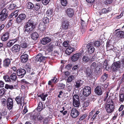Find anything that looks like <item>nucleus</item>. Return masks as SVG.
<instances>
[{
    "label": "nucleus",
    "mask_w": 124,
    "mask_h": 124,
    "mask_svg": "<svg viewBox=\"0 0 124 124\" xmlns=\"http://www.w3.org/2000/svg\"><path fill=\"white\" fill-rule=\"evenodd\" d=\"M25 31L30 33L35 28L33 21L31 19L26 23L25 25Z\"/></svg>",
    "instance_id": "obj_1"
},
{
    "label": "nucleus",
    "mask_w": 124,
    "mask_h": 124,
    "mask_svg": "<svg viewBox=\"0 0 124 124\" xmlns=\"http://www.w3.org/2000/svg\"><path fill=\"white\" fill-rule=\"evenodd\" d=\"M73 105L76 107H78L80 106L79 97L77 94L74 95L73 97Z\"/></svg>",
    "instance_id": "obj_2"
},
{
    "label": "nucleus",
    "mask_w": 124,
    "mask_h": 124,
    "mask_svg": "<svg viewBox=\"0 0 124 124\" xmlns=\"http://www.w3.org/2000/svg\"><path fill=\"white\" fill-rule=\"evenodd\" d=\"M120 67V62L118 61L115 62L111 66V70L113 71H116L118 70Z\"/></svg>",
    "instance_id": "obj_3"
},
{
    "label": "nucleus",
    "mask_w": 124,
    "mask_h": 124,
    "mask_svg": "<svg viewBox=\"0 0 124 124\" xmlns=\"http://www.w3.org/2000/svg\"><path fill=\"white\" fill-rule=\"evenodd\" d=\"M83 69L85 72L86 75L87 77H92L93 74L92 73V70L89 67H85L83 68Z\"/></svg>",
    "instance_id": "obj_4"
},
{
    "label": "nucleus",
    "mask_w": 124,
    "mask_h": 124,
    "mask_svg": "<svg viewBox=\"0 0 124 124\" xmlns=\"http://www.w3.org/2000/svg\"><path fill=\"white\" fill-rule=\"evenodd\" d=\"M91 93V89L89 86L85 87L83 91V94L85 96H88Z\"/></svg>",
    "instance_id": "obj_5"
},
{
    "label": "nucleus",
    "mask_w": 124,
    "mask_h": 124,
    "mask_svg": "<svg viewBox=\"0 0 124 124\" xmlns=\"http://www.w3.org/2000/svg\"><path fill=\"white\" fill-rule=\"evenodd\" d=\"M46 58V57L43 56L42 54H39L35 57V60L36 62H41L43 61Z\"/></svg>",
    "instance_id": "obj_6"
},
{
    "label": "nucleus",
    "mask_w": 124,
    "mask_h": 124,
    "mask_svg": "<svg viewBox=\"0 0 124 124\" xmlns=\"http://www.w3.org/2000/svg\"><path fill=\"white\" fill-rule=\"evenodd\" d=\"M111 103V104H107L106 107V111L108 112L109 113L113 112L114 109V106L113 104V103Z\"/></svg>",
    "instance_id": "obj_7"
},
{
    "label": "nucleus",
    "mask_w": 124,
    "mask_h": 124,
    "mask_svg": "<svg viewBox=\"0 0 124 124\" xmlns=\"http://www.w3.org/2000/svg\"><path fill=\"white\" fill-rule=\"evenodd\" d=\"M87 47L88 51L90 54L93 53L95 49L93 46V44L92 43H88L87 45Z\"/></svg>",
    "instance_id": "obj_8"
},
{
    "label": "nucleus",
    "mask_w": 124,
    "mask_h": 124,
    "mask_svg": "<svg viewBox=\"0 0 124 124\" xmlns=\"http://www.w3.org/2000/svg\"><path fill=\"white\" fill-rule=\"evenodd\" d=\"M84 83L83 80L78 79L76 80L74 84V85L76 88H79Z\"/></svg>",
    "instance_id": "obj_9"
},
{
    "label": "nucleus",
    "mask_w": 124,
    "mask_h": 124,
    "mask_svg": "<svg viewBox=\"0 0 124 124\" xmlns=\"http://www.w3.org/2000/svg\"><path fill=\"white\" fill-rule=\"evenodd\" d=\"M38 29L40 32L43 33L46 31V26L43 23H40L38 25Z\"/></svg>",
    "instance_id": "obj_10"
},
{
    "label": "nucleus",
    "mask_w": 124,
    "mask_h": 124,
    "mask_svg": "<svg viewBox=\"0 0 124 124\" xmlns=\"http://www.w3.org/2000/svg\"><path fill=\"white\" fill-rule=\"evenodd\" d=\"M79 115V113L78 110L75 108H73L71 110V115L73 118H76Z\"/></svg>",
    "instance_id": "obj_11"
},
{
    "label": "nucleus",
    "mask_w": 124,
    "mask_h": 124,
    "mask_svg": "<svg viewBox=\"0 0 124 124\" xmlns=\"http://www.w3.org/2000/svg\"><path fill=\"white\" fill-rule=\"evenodd\" d=\"M51 40V39L50 37H46L42 38L41 40V42L42 44L45 45L50 42Z\"/></svg>",
    "instance_id": "obj_12"
},
{
    "label": "nucleus",
    "mask_w": 124,
    "mask_h": 124,
    "mask_svg": "<svg viewBox=\"0 0 124 124\" xmlns=\"http://www.w3.org/2000/svg\"><path fill=\"white\" fill-rule=\"evenodd\" d=\"M26 73V71L24 69H19L17 71V74L18 76H23L21 77H23Z\"/></svg>",
    "instance_id": "obj_13"
},
{
    "label": "nucleus",
    "mask_w": 124,
    "mask_h": 124,
    "mask_svg": "<svg viewBox=\"0 0 124 124\" xmlns=\"http://www.w3.org/2000/svg\"><path fill=\"white\" fill-rule=\"evenodd\" d=\"M103 88L100 86H97L95 89V93L98 95H100L102 93Z\"/></svg>",
    "instance_id": "obj_14"
},
{
    "label": "nucleus",
    "mask_w": 124,
    "mask_h": 124,
    "mask_svg": "<svg viewBox=\"0 0 124 124\" xmlns=\"http://www.w3.org/2000/svg\"><path fill=\"white\" fill-rule=\"evenodd\" d=\"M94 57H93L91 59L89 57H88L87 55H85L83 57L82 60L84 62H88L90 61L91 62H92L94 60Z\"/></svg>",
    "instance_id": "obj_15"
},
{
    "label": "nucleus",
    "mask_w": 124,
    "mask_h": 124,
    "mask_svg": "<svg viewBox=\"0 0 124 124\" xmlns=\"http://www.w3.org/2000/svg\"><path fill=\"white\" fill-rule=\"evenodd\" d=\"M13 100L10 98H9L8 99L7 106L8 108L9 109H11L13 107Z\"/></svg>",
    "instance_id": "obj_16"
},
{
    "label": "nucleus",
    "mask_w": 124,
    "mask_h": 124,
    "mask_svg": "<svg viewBox=\"0 0 124 124\" xmlns=\"http://www.w3.org/2000/svg\"><path fill=\"white\" fill-rule=\"evenodd\" d=\"M26 18V15L23 13L19 15L18 17L16 19V21L18 23L21 22L22 20L25 19Z\"/></svg>",
    "instance_id": "obj_17"
},
{
    "label": "nucleus",
    "mask_w": 124,
    "mask_h": 124,
    "mask_svg": "<svg viewBox=\"0 0 124 124\" xmlns=\"http://www.w3.org/2000/svg\"><path fill=\"white\" fill-rule=\"evenodd\" d=\"M23 99V98L18 96L16 97L15 100L17 104H20L22 106L24 103Z\"/></svg>",
    "instance_id": "obj_18"
},
{
    "label": "nucleus",
    "mask_w": 124,
    "mask_h": 124,
    "mask_svg": "<svg viewBox=\"0 0 124 124\" xmlns=\"http://www.w3.org/2000/svg\"><path fill=\"white\" fill-rule=\"evenodd\" d=\"M81 55V54L79 53H77L74 54L71 57L72 60L73 62H76L79 59Z\"/></svg>",
    "instance_id": "obj_19"
},
{
    "label": "nucleus",
    "mask_w": 124,
    "mask_h": 124,
    "mask_svg": "<svg viewBox=\"0 0 124 124\" xmlns=\"http://www.w3.org/2000/svg\"><path fill=\"white\" fill-rule=\"evenodd\" d=\"M66 12L68 16L69 17H72L74 14L73 10L70 8H67L66 10Z\"/></svg>",
    "instance_id": "obj_20"
},
{
    "label": "nucleus",
    "mask_w": 124,
    "mask_h": 124,
    "mask_svg": "<svg viewBox=\"0 0 124 124\" xmlns=\"http://www.w3.org/2000/svg\"><path fill=\"white\" fill-rule=\"evenodd\" d=\"M117 38L119 39L122 38H124V32L122 31H119L116 33Z\"/></svg>",
    "instance_id": "obj_21"
},
{
    "label": "nucleus",
    "mask_w": 124,
    "mask_h": 124,
    "mask_svg": "<svg viewBox=\"0 0 124 124\" xmlns=\"http://www.w3.org/2000/svg\"><path fill=\"white\" fill-rule=\"evenodd\" d=\"M20 48V46L18 45H16L14 46L11 48L12 51L14 52H18Z\"/></svg>",
    "instance_id": "obj_22"
},
{
    "label": "nucleus",
    "mask_w": 124,
    "mask_h": 124,
    "mask_svg": "<svg viewBox=\"0 0 124 124\" xmlns=\"http://www.w3.org/2000/svg\"><path fill=\"white\" fill-rule=\"evenodd\" d=\"M28 55L26 54L22 55L21 56V62L24 63L26 62L28 60Z\"/></svg>",
    "instance_id": "obj_23"
},
{
    "label": "nucleus",
    "mask_w": 124,
    "mask_h": 124,
    "mask_svg": "<svg viewBox=\"0 0 124 124\" xmlns=\"http://www.w3.org/2000/svg\"><path fill=\"white\" fill-rule=\"evenodd\" d=\"M10 60L8 58L5 59L3 61V66L5 67H8L10 63Z\"/></svg>",
    "instance_id": "obj_24"
},
{
    "label": "nucleus",
    "mask_w": 124,
    "mask_h": 124,
    "mask_svg": "<svg viewBox=\"0 0 124 124\" xmlns=\"http://www.w3.org/2000/svg\"><path fill=\"white\" fill-rule=\"evenodd\" d=\"M74 50V49L73 47L71 46L68 47L65 50L66 53L68 54H69L72 53Z\"/></svg>",
    "instance_id": "obj_25"
},
{
    "label": "nucleus",
    "mask_w": 124,
    "mask_h": 124,
    "mask_svg": "<svg viewBox=\"0 0 124 124\" xmlns=\"http://www.w3.org/2000/svg\"><path fill=\"white\" fill-rule=\"evenodd\" d=\"M66 90L69 92H70L72 89V85L70 83L66 82Z\"/></svg>",
    "instance_id": "obj_26"
},
{
    "label": "nucleus",
    "mask_w": 124,
    "mask_h": 124,
    "mask_svg": "<svg viewBox=\"0 0 124 124\" xmlns=\"http://www.w3.org/2000/svg\"><path fill=\"white\" fill-rule=\"evenodd\" d=\"M69 22L67 21H63L62 25V28L64 29L68 28L69 25Z\"/></svg>",
    "instance_id": "obj_27"
},
{
    "label": "nucleus",
    "mask_w": 124,
    "mask_h": 124,
    "mask_svg": "<svg viewBox=\"0 0 124 124\" xmlns=\"http://www.w3.org/2000/svg\"><path fill=\"white\" fill-rule=\"evenodd\" d=\"M9 38V34L6 33L3 35L1 38V40L3 41H7Z\"/></svg>",
    "instance_id": "obj_28"
},
{
    "label": "nucleus",
    "mask_w": 124,
    "mask_h": 124,
    "mask_svg": "<svg viewBox=\"0 0 124 124\" xmlns=\"http://www.w3.org/2000/svg\"><path fill=\"white\" fill-rule=\"evenodd\" d=\"M17 76L15 73H13L10 76V78L11 82H13L15 81L17 78Z\"/></svg>",
    "instance_id": "obj_29"
},
{
    "label": "nucleus",
    "mask_w": 124,
    "mask_h": 124,
    "mask_svg": "<svg viewBox=\"0 0 124 124\" xmlns=\"http://www.w3.org/2000/svg\"><path fill=\"white\" fill-rule=\"evenodd\" d=\"M46 14L48 16H50L51 17L53 16L54 15L53 9H48L46 12Z\"/></svg>",
    "instance_id": "obj_30"
},
{
    "label": "nucleus",
    "mask_w": 124,
    "mask_h": 124,
    "mask_svg": "<svg viewBox=\"0 0 124 124\" xmlns=\"http://www.w3.org/2000/svg\"><path fill=\"white\" fill-rule=\"evenodd\" d=\"M39 36V35L36 32L33 33L32 35L31 38L32 39L34 40H37Z\"/></svg>",
    "instance_id": "obj_31"
},
{
    "label": "nucleus",
    "mask_w": 124,
    "mask_h": 124,
    "mask_svg": "<svg viewBox=\"0 0 124 124\" xmlns=\"http://www.w3.org/2000/svg\"><path fill=\"white\" fill-rule=\"evenodd\" d=\"M43 118V117L40 114H39L37 115L36 117L35 116H34L33 119L34 120H38L40 121Z\"/></svg>",
    "instance_id": "obj_32"
},
{
    "label": "nucleus",
    "mask_w": 124,
    "mask_h": 124,
    "mask_svg": "<svg viewBox=\"0 0 124 124\" xmlns=\"http://www.w3.org/2000/svg\"><path fill=\"white\" fill-rule=\"evenodd\" d=\"M26 7L27 8L29 9H32L34 7L33 4L30 2H28L26 4Z\"/></svg>",
    "instance_id": "obj_33"
},
{
    "label": "nucleus",
    "mask_w": 124,
    "mask_h": 124,
    "mask_svg": "<svg viewBox=\"0 0 124 124\" xmlns=\"http://www.w3.org/2000/svg\"><path fill=\"white\" fill-rule=\"evenodd\" d=\"M16 40L14 39L9 41L7 44V46L8 47H10L12 46L16 42Z\"/></svg>",
    "instance_id": "obj_34"
},
{
    "label": "nucleus",
    "mask_w": 124,
    "mask_h": 124,
    "mask_svg": "<svg viewBox=\"0 0 124 124\" xmlns=\"http://www.w3.org/2000/svg\"><path fill=\"white\" fill-rule=\"evenodd\" d=\"M18 12V10H17L15 11L14 12H13L11 13L10 15L9 16L8 18H11L14 16H15V17H16L17 16L18 14L17 13Z\"/></svg>",
    "instance_id": "obj_35"
},
{
    "label": "nucleus",
    "mask_w": 124,
    "mask_h": 124,
    "mask_svg": "<svg viewBox=\"0 0 124 124\" xmlns=\"http://www.w3.org/2000/svg\"><path fill=\"white\" fill-rule=\"evenodd\" d=\"M43 108H44L42 102H39L37 108V110L39 111H40Z\"/></svg>",
    "instance_id": "obj_36"
},
{
    "label": "nucleus",
    "mask_w": 124,
    "mask_h": 124,
    "mask_svg": "<svg viewBox=\"0 0 124 124\" xmlns=\"http://www.w3.org/2000/svg\"><path fill=\"white\" fill-rule=\"evenodd\" d=\"M25 68L26 69L27 72L30 73L31 72V65L29 63L26 64L25 66Z\"/></svg>",
    "instance_id": "obj_37"
},
{
    "label": "nucleus",
    "mask_w": 124,
    "mask_h": 124,
    "mask_svg": "<svg viewBox=\"0 0 124 124\" xmlns=\"http://www.w3.org/2000/svg\"><path fill=\"white\" fill-rule=\"evenodd\" d=\"M74 77L73 76L71 75L69 76L67 79V82L70 83L72 82L74 79Z\"/></svg>",
    "instance_id": "obj_38"
},
{
    "label": "nucleus",
    "mask_w": 124,
    "mask_h": 124,
    "mask_svg": "<svg viewBox=\"0 0 124 124\" xmlns=\"http://www.w3.org/2000/svg\"><path fill=\"white\" fill-rule=\"evenodd\" d=\"M47 96V94H45L44 93H43L41 95H39L38 96L40 97L42 100L44 101L45 100Z\"/></svg>",
    "instance_id": "obj_39"
},
{
    "label": "nucleus",
    "mask_w": 124,
    "mask_h": 124,
    "mask_svg": "<svg viewBox=\"0 0 124 124\" xmlns=\"http://www.w3.org/2000/svg\"><path fill=\"white\" fill-rule=\"evenodd\" d=\"M42 21L44 24H47L49 23V20L47 17H45L43 18Z\"/></svg>",
    "instance_id": "obj_40"
},
{
    "label": "nucleus",
    "mask_w": 124,
    "mask_h": 124,
    "mask_svg": "<svg viewBox=\"0 0 124 124\" xmlns=\"http://www.w3.org/2000/svg\"><path fill=\"white\" fill-rule=\"evenodd\" d=\"M3 78L6 82H11V81L10 78H9V77L8 75L4 76L3 77Z\"/></svg>",
    "instance_id": "obj_41"
},
{
    "label": "nucleus",
    "mask_w": 124,
    "mask_h": 124,
    "mask_svg": "<svg viewBox=\"0 0 124 124\" xmlns=\"http://www.w3.org/2000/svg\"><path fill=\"white\" fill-rule=\"evenodd\" d=\"M5 88L7 89H10L12 90L14 89V88L13 86L12 85H10L8 84H6L5 86Z\"/></svg>",
    "instance_id": "obj_42"
},
{
    "label": "nucleus",
    "mask_w": 124,
    "mask_h": 124,
    "mask_svg": "<svg viewBox=\"0 0 124 124\" xmlns=\"http://www.w3.org/2000/svg\"><path fill=\"white\" fill-rule=\"evenodd\" d=\"M0 14L4 16H6L7 17L8 16V15L7 13V10L6 9H3L1 11Z\"/></svg>",
    "instance_id": "obj_43"
},
{
    "label": "nucleus",
    "mask_w": 124,
    "mask_h": 124,
    "mask_svg": "<svg viewBox=\"0 0 124 124\" xmlns=\"http://www.w3.org/2000/svg\"><path fill=\"white\" fill-rule=\"evenodd\" d=\"M69 41H64L63 43V45L65 47H68L70 45L69 44Z\"/></svg>",
    "instance_id": "obj_44"
},
{
    "label": "nucleus",
    "mask_w": 124,
    "mask_h": 124,
    "mask_svg": "<svg viewBox=\"0 0 124 124\" xmlns=\"http://www.w3.org/2000/svg\"><path fill=\"white\" fill-rule=\"evenodd\" d=\"M61 5L63 6H66L67 4V0H60Z\"/></svg>",
    "instance_id": "obj_45"
},
{
    "label": "nucleus",
    "mask_w": 124,
    "mask_h": 124,
    "mask_svg": "<svg viewBox=\"0 0 124 124\" xmlns=\"http://www.w3.org/2000/svg\"><path fill=\"white\" fill-rule=\"evenodd\" d=\"M7 17L0 14V21H3L5 20Z\"/></svg>",
    "instance_id": "obj_46"
},
{
    "label": "nucleus",
    "mask_w": 124,
    "mask_h": 124,
    "mask_svg": "<svg viewBox=\"0 0 124 124\" xmlns=\"http://www.w3.org/2000/svg\"><path fill=\"white\" fill-rule=\"evenodd\" d=\"M108 75L106 74L105 73L102 76L101 78V80L102 81H104L107 78Z\"/></svg>",
    "instance_id": "obj_47"
},
{
    "label": "nucleus",
    "mask_w": 124,
    "mask_h": 124,
    "mask_svg": "<svg viewBox=\"0 0 124 124\" xmlns=\"http://www.w3.org/2000/svg\"><path fill=\"white\" fill-rule=\"evenodd\" d=\"M16 5L14 4H12L9 5L8 8L10 10H12L14 9Z\"/></svg>",
    "instance_id": "obj_48"
},
{
    "label": "nucleus",
    "mask_w": 124,
    "mask_h": 124,
    "mask_svg": "<svg viewBox=\"0 0 124 124\" xmlns=\"http://www.w3.org/2000/svg\"><path fill=\"white\" fill-rule=\"evenodd\" d=\"M120 102H123L124 100V95L123 94H121L120 95Z\"/></svg>",
    "instance_id": "obj_49"
},
{
    "label": "nucleus",
    "mask_w": 124,
    "mask_h": 124,
    "mask_svg": "<svg viewBox=\"0 0 124 124\" xmlns=\"http://www.w3.org/2000/svg\"><path fill=\"white\" fill-rule=\"evenodd\" d=\"M34 9L37 11L40 8V5L39 4V3H36L34 6Z\"/></svg>",
    "instance_id": "obj_50"
},
{
    "label": "nucleus",
    "mask_w": 124,
    "mask_h": 124,
    "mask_svg": "<svg viewBox=\"0 0 124 124\" xmlns=\"http://www.w3.org/2000/svg\"><path fill=\"white\" fill-rule=\"evenodd\" d=\"M69 35L70 36L72 37L75 34V31L73 30H71L69 33Z\"/></svg>",
    "instance_id": "obj_51"
},
{
    "label": "nucleus",
    "mask_w": 124,
    "mask_h": 124,
    "mask_svg": "<svg viewBox=\"0 0 124 124\" xmlns=\"http://www.w3.org/2000/svg\"><path fill=\"white\" fill-rule=\"evenodd\" d=\"M21 45L22 47L24 48H26L27 46V43L25 42H22L21 44Z\"/></svg>",
    "instance_id": "obj_52"
},
{
    "label": "nucleus",
    "mask_w": 124,
    "mask_h": 124,
    "mask_svg": "<svg viewBox=\"0 0 124 124\" xmlns=\"http://www.w3.org/2000/svg\"><path fill=\"white\" fill-rule=\"evenodd\" d=\"M5 92V90L4 88H1L0 89V96L3 95Z\"/></svg>",
    "instance_id": "obj_53"
},
{
    "label": "nucleus",
    "mask_w": 124,
    "mask_h": 124,
    "mask_svg": "<svg viewBox=\"0 0 124 124\" xmlns=\"http://www.w3.org/2000/svg\"><path fill=\"white\" fill-rule=\"evenodd\" d=\"M96 64L95 62H93L91 66V68L90 69L93 70L95 68L96 66Z\"/></svg>",
    "instance_id": "obj_54"
},
{
    "label": "nucleus",
    "mask_w": 124,
    "mask_h": 124,
    "mask_svg": "<svg viewBox=\"0 0 124 124\" xmlns=\"http://www.w3.org/2000/svg\"><path fill=\"white\" fill-rule=\"evenodd\" d=\"M50 0H41L42 3L44 5H46L48 4Z\"/></svg>",
    "instance_id": "obj_55"
},
{
    "label": "nucleus",
    "mask_w": 124,
    "mask_h": 124,
    "mask_svg": "<svg viewBox=\"0 0 124 124\" xmlns=\"http://www.w3.org/2000/svg\"><path fill=\"white\" fill-rule=\"evenodd\" d=\"M89 104V103L88 102H85L83 105V107L84 108L88 106Z\"/></svg>",
    "instance_id": "obj_56"
},
{
    "label": "nucleus",
    "mask_w": 124,
    "mask_h": 124,
    "mask_svg": "<svg viewBox=\"0 0 124 124\" xmlns=\"http://www.w3.org/2000/svg\"><path fill=\"white\" fill-rule=\"evenodd\" d=\"M104 3L106 4H110L112 2V0H104Z\"/></svg>",
    "instance_id": "obj_57"
},
{
    "label": "nucleus",
    "mask_w": 124,
    "mask_h": 124,
    "mask_svg": "<svg viewBox=\"0 0 124 124\" xmlns=\"http://www.w3.org/2000/svg\"><path fill=\"white\" fill-rule=\"evenodd\" d=\"M108 63L107 62V61H105L103 64V68L104 69H106V68L107 67Z\"/></svg>",
    "instance_id": "obj_58"
},
{
    "label": "nucleus",
    "mask_w": 124,
    "mask_h": 124,
    "mask_svg": "<svg viewBox=\"0 0 124 124\" xmlns=\"http://www.w3.org/2000/svg\"><path fill=\"white\" fill-rule=\"evenodd\" d=\"M7 111L6 109H4L3 110L1 114V115L2 116H6L7 115Z\"/></svg>",
    "instance_id": "obj_59"
},
{
    "label": "nucleus",
    "mask_w": 124,
    "mask_h": 124,
    "mask_svg": "<svg viewBox=\"0 0 124 124\" xmlns=\"http://www.w3.org/2000/svg\"><path fill=\"white\" fill-rule=\"evenodd\" d=\"M120 65L122 67H124V57L122 59L120 62Z\"/></svg>",
    "instance_id": "obj_60"
},
{
    "label": "nucleus",
    "mask_w": 124,
    "mask_h": 124,
    "mask_svg": "<svg viewBox=\"0 0 124 124\" xmlns=\"http://www.w3.org/2000/svg\"><path fill=\"white\" fill-rule=\"evenodd\" d=\"M94 44L95 46H99L101 45L100 42L98 41H97L95 42Z\"/></svg>",
    "instance_id": "obj_61"
},
{
    "label": "nucleus",
    "mask_w": 124,
    "mask_h": 124,
    "mask_svg": "<svg viewBox=\"0 0 124 124\" xmlns=\"http://www.w3.org/2000/svg\"><path fill=\"white\" fill-rule=\"evenodd\" d=\"M110 11L109 10H107L106 8H104L102 9V12L103 13H106Z\"/></svg>",
    "instance_id": "obj_62"
},
{
    "label": "nucleus",
    "mask_w": 124,
    "mask_h": 124,
    "mask_svg": "<svg viewBox=\"0 0 124 124\" xmlns=\"http://www.w3.org/2000/svg\"><path fill=\"white\" fill-rule=\"evenodd\" d=\"M59 86L61 87V89H63L65 87V85L62 83H60L59 84Z\"/></svg>",
    "instance_id": "obj_63"
},
{
    "label": "nucleus",
    "mask_w": 124,
    "mask_h": 124,
    "mask_svg": "<svg viewBox=\"0 0 124 124\" xmlns=\"http://www.w3.org/2000/svg\"><path fill=\"white\" fill-rule=\"evenodd\" d=\"M86 115H84L81 116L79 119V121H81L83 120L86 117Z\"/></svg>",
    "instance_id": "obj_64"
}]
</instances>
